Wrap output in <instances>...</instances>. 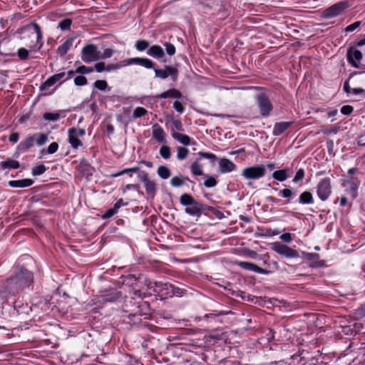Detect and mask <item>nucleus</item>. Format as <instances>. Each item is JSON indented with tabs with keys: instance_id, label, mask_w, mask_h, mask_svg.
Instances as JSON below:
<instances>
[{
	"instance_id": "f257e3e1",
	"label": "nucleus",
	"mask_w": 365,
	"mask_h": 365,
	"mask_svg": "<svg viewBox=\"0 0 365 365\" xmlns=\"http://www.w3.org/2000/svg\"><path fill=\"white\" fill-rule=\"evenodd\" d=\"M34 283V273L21 264L13 267L9 277L2 283L4 293L10 296H16Z\"/></svg>"
},
{
	"instance_id": "f03ea898",
	"label": "nucleus",
	"mask_w": 365,
	"mask_h": 365,
	"mask_svg": "<svg viewBox=\"0 0 365 365\" xmlns=\"http://www.w3.org/2000/svg\"><path fill=\"white\" fill-rule=\"evenodd\" d=\"M17 33L21 35L20 39L31 51H40L43 46V34L41 27L35 21L19 28Z\"/></svg>"
},
{
	"instance_id": "7ed1b4c3",
	"label": "nucleus",
	"mask_w": 365,
	"mask_h": 365,
	"mask_svg": "<svg viewBox=\"0 0 365 365\" xmlns=\"http://www.w3.org/2000/svg\"><path fill=\"white\" fill-rule=\"evenodd\" d=\"M180 203L186 207L185 212L190 216L200 217L205 211L212 212L218 219L224 217L223 213L215 207L202 204L188 193H182L180 197Z\"/></svg>"
},
{
	"instance_id": "20e7f679",
	"label": "nucleus",
	"mask_w": 365,
	"mask_h": 365,
	"mask_svg": "<svg viewBox=\"0 0 365 365\" xmlns=\"http://www.w3.org/2000/svg\"><path fill=\"white\" fill-rule=\"evenodd\" d=\"M134 294L138 298L131 297L126 299L124 304V311L128 313L131 320H133V318H137L136 321L134 322V324H135L138 321L141 320L139 318L140 317L148 314L147 312L150 309V304L148 302L143 301L139 290L135 291Z\"/></svg>"
},
{
	"instance_id": "39448f33",
	"label": "nucleus",
	"mask_w": 365,
	"mask_h": 365,
	"mask_svg": "<svg viewBox=\"0 0 365 365\" xmlns=\"http://www.w3.org/2000/svg\"><path fill=\"white\" fill-rule=\"evenodd\" d=\"M48 141V135L43 133H36L27 135L17 146V152L24 153L33 148L35 144L43 145Z\"/></svg>"
},
{
	"instance_id": "423d86ee",
	"label": "nucleus",
	"mask_w": 365,
	"mask_h": 365,
	"mask_svg": "<svg viewBox=\"0 0 365 365\" xmlns=\"http://www.w3.org/2000/svg\"><path fill=\"white\" fill-rule=\"evenodd\" d=\"M145 287H146L150 292L156 293L165 298H168L170 296L169 291H173L172 284L168 282L164 283L160 281H153L149 278L145 279Z\"/></svg>"
},
{
	"instance_id": "0eeeda50",
	"label": "nucleus",
	"mask_w": 365,
	"mask_h": 365,
	"mask_svg": "<svg viewBox=\"0 0 365 365\" xmlns=\"http://www.w3.org/2000/svg\"><path fill=\"white\" fill-rule=\"evenodd\" d=\"M255 103L262 117H268L273 110L274 106L272 103L264 92L256 95Z\"/></svg>"
},
{
	"instance_id": "6e6552de",
	"label": "nucleus",
	"mask_w": 365,
	"mask_h": 365,
	"mask_svg": "<svg viewBox=\"0 0 365 365\" xmlns=\"http://www.w3.org/2000/svg\"><path fill=\"white\" fill-rule=\"evenodd\" d=\"M198 158L191 164L190 170L191 173L195 176H201L204 175L202 169V165L200 161L202 159H208L212 165H215L217 156L212 153L199 152L197 153Z\"/></svg>"
},
{
	"instance_id": "1a4fd4ad",
	"label": "nucleus",
	"mask_w": 365,
	"mask_h": 365,
	"mask_svg": "<svg viewBox=\"0 0 365 365\" xmlns=\"http://www.w3.org/2000/svg\"><path fill=\"white\" fill-rule=\"evenodd\" d=\"M81 60L89 63L97 61L101 59V52L98 49V46L95 44H86L81 50Z\"/></svg>"
},
{
	"instance_id": "9d476101",
	"label": "nucleus",
	"mask_w": 365,
	"mask_h": 365,
	"mask_svg": "<svg viewBox=\"0 0 365 365\" xmlns=\"http://www.w3.org/2000/svg\"><path fill=\"white\" fill-rule=\"evenodd\" d=\"M241 175L246 180H259L266 175L265 166L260 164L247 167L242 170Z\"/></svg>"
},
{
	"instance_id": "9b49d317",
	"label": "nucleus",
	"mask_w": 365,
	"mask_h": 365,
	"mask_svg": "<svg viewBox=\"0 0 365 365\" xmlns=\"http://www.w3.org/2000/svg\"><path fill=\"white\" fill-rule=\"evenodd\" d=\"M317 194L322 201H326L331 195L332 187L329 177L321 179L317 185Z\"/></svg>"
},
{
	"instance_id": "f8f14e48",
	"label": "nucleus",
	"mask_w": 365,
	"mask_h": 365,
	"mask_svg": "<svg viewBox=\"0 0 365 365\" xmlns=\"http://www.w3.org/2000/svg\"><path fill=\"white\" fill-rule=\"evenodd\" d=\"M272 250L282 257L294 259L299 257L298 251L280 242L272 244Z\"/></svg>"
},
{
	"instance_id": "ddd939ff",
	"label": "nucleus",
	"mask_w": 365,
	"mask_h": 365,
	"mask_svg": "<svg viewBox=\"0 0 365 365\" xmlns=\"http://www.w3.org/2000/svg\"><path fill=\"white\" fill-rule=\"evenodd\" d=\"M85 134L86 130L83 128H70L68 130V141L71 146L74 149L82 146L83 143L78 138L84 136Z\"/></svg>"
},
{
	"instance_id": "4468645a",
	"label": "nucleus",
	"mask_w": 365,
	"mask_h": 365,
	"mask_svg": "<svg viewBox=\"0 0 365 365\" xmlns=\"http://www.w3.org/2000/svg\"><path fill=\"white\" fill-rule=\"evenodd\" d=\"M348 7V1H339L326 9L324 11V16L327 19L336 17L339 15H341Z\"/></svg>"
},
{
	"instance_id": "2eb2a0df",
	"label": "nucleus",
	"mask_w": 365,
	"mask_h": 365,
	"mask_svg": "<svg viewBox=\"0 0 365 365\" xmlns=\"http://www.w3.org/2000/svg\"><path fill=\"white\" fill-rule=\"evenodd\" d=\"M155 76L156 78L165 79L168 76L171 77L173 81H176L178 78V70L175 67L171 66H165L164 68H155Z\"/></svg>"
},
{
	"instance_id": "dca6fc26",
	"label": "nucleus",
	"mask_w": 365,
	"mask_h": 365,
	"mask_svg": "<svg viewBox=\"0 0 365 365\" xmlns=\"http://www.w3.org/2000/svg\"><path fill=\"white\" fill-rule=\"evenodd\" d=\"M362 57V53L355 47L351 46L347 49L346 59L353 67L359 68Z\"/></svg>"
},
{
	"instance_id": "f3484780",
	"label": "nucleus",
	"mask_w": 365,
	"mask_h": 365,
	"mask_svg": "<svg viewBox=\"0 0 365 365\" xmlns=\"http://www.w3.org/2000/svg\"><path fill=\"white\" fill-rule=\"evenodd\" d=\"M121 279L123 283L128 286L137 284L138 282L142 283L145 286V279H147V277L143 274H128L123 275Z\"/></svg>"
},
{
	"instance_id": "a211bd4d",
	"label": "nucleus",
	"mask_w": 365,
	"mask_h": 365,
	"mask_svg": "<svg viewBox=\"0 0 365 365\" xmlns=\"http://www.w3.org/2000/svg\"><path fill=\"white\" fill-rule=\"evenodd\" d=\"M236 264L243 269L252 271L258 274H269L271 273L269 270L261 268L257 264L250 262L237 261Z\"/></svg>"
},
{
	"instance_id": "6ab92c4d",
	"label": "nucleus",
	"mask_w": 365,
	"mask_h": 365,
	"mask_svg": "<svg viewBox=\"0 0 365 365\" xmlns=\"http://www.w3.org/2000/svg\"><path fill=\"white\" fill-rule=\"evenodd\" d=\"M302 255L305 259L312 262L309 265L312 268H319L326 266V262L324 260H317L319 258L318 253L303 252Z\"/></svg>"
},
{
	"instance_id": "aec40b11",
	"label": "nucleus",
	"mask_w": 365,
	"mask_h": 365,
	"mask_svg": "<svg viewBox=\"0 0 365 365\" xmlns=\"http://www.w3.org/2000/svg\"><path fill=\"white\" fill-rule=\"evenodd\" d=\"M132 64H137L146 68H153L155 63L152 60L147 58L135 57L126 60L125 65Z\"/></svg>"
},
{
	"instance_id": "412c9836",
	"label": "nucleus",
	"mask_w": 365,
	"mask_h": 365,
	"mask_svg": "<svg viewBox=\"0 0 365 365\" xmlns=\"http://www.w3.org/2000/svg\"><path fill=\"white\" fill-rule=\"evenodd\" d=\"M152 136L159 143H166L165 133L158 123L152 126Z\"/></svg>"
},
{
	"instance_id": "4be33fe9",
	"label": "nucleus",
	"mask_w": 365,
	"mask_h": 365,
	"mask_svg": "<svg viewBox=\"0 0 365 365\" xmlns=\"http://www.w3.org/2000/svg\"><path fill=\"white\" fill-rule=\"evenodd\" d=\"M219 168L222 173H230L235 170L236 165L227 158H221L219 161Z\"/></svg>"
},
{
	"instance_id": "5701e85b",
	"label": "nucleus",
	"mask_w": 365,
	"mask_h": 365,
	"mask_svg": "<svg viewBox=\"0 0 365 365\" xmlns=\"http://www.w3.org/2000/svg\"><path fill=\"white\" fill-rule=\"evenodd\" d=\"M293 122L291 121H282L277 122L274 124L272 130L274 136H279L285 132L292 125Z\"/></svg>"
},
{
	"instance_id": "b1692460",
	"label": "nucleus",
	"mask_w": 365,
	"mask_h": 365,
	"mask_svg": "<svg viewBox=\"0 0 365 365\" xmlns=\"http://www.w3.org/2000/svg\"><path fill=\"white\" fill-rule=\"evenodd\" d=\"M188 181L192 184V190H194L195 182L190 180L187 176H173L170 180V183L171 186L174 187H180L185 184V182Z\"/></svg>"
},
{
	"instance_id": "393cba45",
	"label": "nucleus",
	"mask_w": 365,
	"mask_h": 365,
	"mask_svg": "<svg viewBox=\"0 0 365 365\" xmlns=\"http://www.w3.org/2000/svg\"><path fill=\"white\" fill-rule=\"evenodd\" d=\"M182 97V93L175 88H170L165 92L155 96L156 98L166 99V98H181Z\"/></svg>"
},
{
	"instance_id": "a878e982",
	"label": "nucleus",
	"mask_w": 365,
	"mask_h": 365,
	"mask_svg": "<svg viewBox=\"0 0 365 365\" xmlns=\"http://www.w3.org/2000/svg\"><path fill=\"white\" fill-rule=\"evenodd\" d=\"M342 185L344 187L349 186L352 196H356L359 185V180L357 179V178L351 177L349 179L345 180L342 183Z\"/></svg>"
},
{
	"instance_id": "bb28decb",
	"label": "nucleus",
	"mask_w": 365,
	"mask_h": 365,
	"mask_svg": "<svg viewBox=\"0 0 365 365\" xmlns=\"http://www.w3.org/2000/svg\"><path fill=\"white\" fill-rule=\"evenodd\" d=\"M34 183V181L30 178H25L21 180H9L8 185L11 187H28L31 186Z\"/></svg>"
},
{
	"instance_id": "cd10ccee",
	"label": "nucleus",
	"mask_w": 365,
	"mask_h": 365,
	"mask_svg": "<svg viewBox=\"0 0 365 365\" xmlns=\"http://www.w3.org/2000/svg\"><path fill=\"white\" fill-rule=\"evenodd\" d=\"M292 170L286 168L284 169L274 171L272 174V177L277 181L284 182L290 176Z\"/></svg>"
},
{
	"instance_id": "c85d7f7f",
	"label": "nucleus",
	"mask_w": 365,
	"mask_h": 365,
	"mask_svg": "<svg viewBox=\"0 0 365 365\" xmlns=\"http://www.w3.org/2000/svg\"><path fill=\"white\" fill-rule=\"evenodd\" d=\"M147 54L156 59H161L165 56L163 48L159 45L151 46L147 51Z\"/></svg>"
},
{
	"instance_id": "c756f323",
	"label": "nucleus",
	"mask_w": 365,
	"mask_h": 365,
	"mask_svg": "<svg viewBox=\"0 0 365 365\" xmlns=\"http://www.w3.org/2000/svg\"><path fill=\"white\" fill-rule=\"evenodd\" d=\"M74 41L73 37H70L66 39V41L58 46L57 49V53L60 55L61 57H63L70 48L72 47Z\"/></svg>"
},
{
	"instance_id": "7c9ffc66",
	"label": "nucleus",
	"mask_w": 365,
	"mask_h": 365,
	"mask_svg": "<svg viewBox=\"0 0 365 365\" xmlns=\"http://www.w3.org/2000/svg\"><path fill=\"white\" fill-rule=\"evenodd\" d=\"M19 167L20 163L18 160L9 158L0 163V168L1 170H15L18 169Z\"/></svg>"
},
{
	"instance_id": "2f4dec72",
	"label": "nucleus",
	"mask_w": 365,
	"mask_h": 365,
	"mask_svg": "<svg viewBox=\"0 0 365 365\" xmlns=\"http://www.w3.org/2000/svg\"><path fill=\"white\" fill-rule=\"evenodd\" d=\"M298 202L302 205L313 204L314 200L312 193L308 190L302 192L299 195Z\"/></svg>"
},
{
	"instance_id": "473e14b6",
	"label": "nucleus",
	"mask_w": 365,
	"mask_h": 365,
	"mask_svg": "<svg viewBox=\"0 0 365 365\" xmlns=\"http://www.w3.org/2000/svg\"><path fill=\"white\" fill-rule=\"evenodd\" d=\"M172 137L184 145H188L190 144L191 139L187 135L173 131L172 132Z\"/></svg>"
},
{
	"instance_id": "72a5a7b5",
	"label": "nucleus",
	"mask_w": 365,
	"mask_h": 365,
	"mask_svg": "<svg viewBox=\"0 0 365 365\" xmlns=\"http://www.w3.org/2000/svg\"><path fill=\"white\" fill-rule=\"evenodd\" d=\"M278 195L281 197L287 199V202H289V200L296 196V191L291 187L284 188L279 191Z\"/></svg>"
},
{
	"instance_id": "f704fd0d",
	"label": "nucleus",
	"mask_w": 365,
	"mask_h": 365,
	"mask_svg": "<svg viewBox=\"0 0 365 365\" xmlns=\"http://www.w3.org/2000/svg\"><path fill=\"white\" fill-rule=\"evenodd\" d=\"M158 176L163 179H168L171 175L170 170L165 165H160L157 170Z\"/></svg>"
},
{
	"instance_id": "c9c22d12",
	"label": "nucleus",
	"mask_w": 365,
	"mask_h": 365,
	"mask_svg": "<svg viewBox=\"0 0 365 365\" xmlns=\"http://www.w3.org/2000/svg\"><path fill=\"white\" fill-rule=\"evenodd\" d=\"M144 186L148 194H155L156 192V183L154 180L148 179L144 183Z\"/></svg>"
},
{
	"instance_id": "e433bc0d",
	"label": "nucleus",
	"mask_w": 365,
	"mask_h": 365,
	"mask_svg": "<svg viewBox=\"0 0 365 365\" xmlns=\"http://www.w3.org/2000/svg\"><path fill=\"white\" fill-rule=\"evenodd\" d=\"M149 42L147 40L140 39L138 40L135 43V48L138 51H144L147 48H149Z\"/></svg>"
},
{
	"instance_id": "4c0bfd02",
	"label": "nucleus",
	"mask_w": 365,
	"mask_h": 365,
	"mask_svg": "<svg viewBox=\"0 0 365 365\" xmlns=\"http://www.w3.org/2000/svg\"><path fill=\"white\" fill-rule=\"evenodd\" d=\"M71 24L72 20L71 19H63L58 22V27L63 31H68L71 29Z\"/></svg>"
},
{
	"instance_id": "58836bf2",
	"label": "nucleus",
	"mask_w": 365,
	"mask_h": 365,
	"mask_svg": "<svg viewBox=\"0 0 365 365\" xmlns=\"http://www.w3.org/2000/svg\"><path fill=\"white\" fill-rule=\"evenodd\" d=\"M159 153L163 158L168 160L171 156V149L168 145H163L160 147Z\"/></svg>"
},
{
	"instance_id": "ea45409f",
	"label": "nucleus",
	"mask_w": 365,
	"mask_h": 365,
	"mask_svg": "<svg viewBox=\"0 0 365 365\" xmlns=\"http://www.w3.org/2000/svg\"><path fill=\"white\" fill-rule=\"evenodd\" d=\"M93 87L99 91H105L106 88L108 91L110 90V87H108V83L105 80H97L93 83Z\"/></svg>"
},
{
	"instance_id": "a19ab883",
	"label": "nucleus",
	"mask_w": 365,
	"mask_h": 365,
	"mask_svg": "<svg viewBox=\"0 0 365 365\" xmlns=\"http://www.w3.org/2000/svg\"><path fill=\"white\" fill-rule=\"evenodd\" d=\"M29 51H31L29 48L26 49L24 47L19 48L17 51V56L21 61H26L29 58Z\"/></svg>"
},
{
	"instance_id": "79ce46f5",
	"label": "nucleus",
	"mask_w": 365,
	"mask_h": 365,
	"mask_svg": "<svg viewBox=\"0 0 365 365\" xmlns=\"http://www.w3.org/2000/svg\"><path fill=\"white\" fill-rule=\"evenodd\" d=\"M121 296V292L117 290H113L109 294H106L104 298V301L106 302H115Z\"/></svg>"
},
{
	"instance_id": "37998d69",
	"label": "nucleus",
	"mask_w": 365,
	"mask_h": 365,
	"mask_svg": "<svg viewBox=\"0 0 365 365\" xmlns=\"http://www.w3.org/2000/svg\"><path fill=\"white\" fill-rule=\"evenodd\" d=\"M43 118L46 120L54 122L58 120L61 118V115L59 113L46 112L43 115Z\"/></svg>"
},
{
	"instance_id": "c03bdc74",
	"label": "nucleus",
	"mask_w": 365,
	"mask_h": 365,
	"mask_svg": "<svg viewBox=\"0 0 365 365\" xmlns=\"http://www.w3.org/2000/svg\"><path fill=\"white\" fill-rule=\"evenodd\" d=\"M177 150V158L180 160L185 159L189 154V150L185 147L179 146L178 147Z\"/></svg>"
},
{
	"instance_id": "a18cd8bd",
	"label": "nucleus",
	"mask_w": 365,
	"mask_h": 365,
	"mask_svg": "<svg viewBox=\"0 0 365 365\" xmlns=\"http://www.w3.org/2000/svg\"><path fill=\"white\" fill-rule=\"evenodd\" d=\"M46 170H47V168L44 165L41 164V165L34 166L31 170V173L34 176L41 175L43 174L46 171Z\"/></svg>"
},
{
	"instance_id": "49530a36",
	"label": "nucleus",
	"mask_w": 365,
	"mask_h": 365,
	"mask_svg": "<svg viewBox=\"0 0 365 365\" xmlns=\"http://www.w3.org/2000/svg\"><path fill=\"white\" fill-rule=\"evenodd\" d=\"M305 176V171L303 168H299L297 170L296 174L292 179L293 183H298L301 182Z\"/></svg>"
},
{
	"instance_id": "de8ad7c7",
	"label": "nucleus",
	"mask_w": 365,
	"mask_h": 365,
	"mask_svg": "<svg viewBox=\"0 0 365 365\" xmlns=\"http://www.w3.org/2000/svg\"><path fill=\"white\" fill-rule=\"evenodd\" d=\"M354 316L356 319L365 318V303L355 309Z\"/></svg>"
},
{
	"instance_id": "09e8293b",
	"label": "nucleus",
	"mask_w": 365,
	"mask_h": 365,
	"mask_svg": "<svg viewBox=\"0 0 365 365\" xmlns=\"http://www.w3.org/2000/svg\"><path fill=\"white\" fill-rule=\"evenodd\" d=\"M58 144L56 142H53L48 145L46 150H43L41 151V153L43 155L53 154L58 150Z\"/></svg>"
},
{
	"instance_id": "8fccbe9b",
	"label": "nucleus",
	"mask_w": 365,
	"mask_h": 365,
	"mask_svg": "<svg viewBox=\"0 0 365 365\" xmlns=\"http://www.w3.org/2000/svg\"><path fill=\"white\" fill-rule=\"evenodd\" d=\"M19 303V302H16L14 303V308L19 313H25L28 314L29 311H31V307H29L28 304H26L25 306H20Z\"/></svg>"
},
{
	"instance_id": "3c124183",
	"label": "nucleus",
	"mask_w": 365,
	"mask_h": 365,
	"mask_svg": "<svg viewBox=\"0 0 365 365\" xmlns=\"http://www.w3.org/2000/svg\"><path fill=\"white\" fill-rule=\"evenodd\" d=\"M217 184V180L210 175H206L204 181V185L206 187H213Z\"/></svg>"
},
{
	"instance_id": "603ef678",
	"label": "nucleus",
	"mask_w": 365,
	"mask_h": 365,
	"mask_svg": "<svg viewBox=\"0 0 365 365\" xmlns=\"http://www.w3.org/2000/svg\"><path fill=\"white\" fill-rule=\"evenodd\" d=\"M148 113V110L143 107H137L135 108L133 116L135 118H141Z\"/></svg>"
},
{
	"instance_id": "864d4df0",
	"label": "nucleus",
	"mask_w": 365,
	"mask_h": 365,
	"mask_svg": "<svg viewBox=\"0 0 365 365\" xmlns=\"http://www.w3.org/2000/svg\"><path fill=\"white\" fill-rule=\"evenodd\" d=\"M56 83L54 79L52 76H50L47 80H46L39 87L41 91H46L48 88L53 86Z\"/></svg>"
},
{
	"instance_id": "5fc2aeb1",
	"label": "nucleus",
	"mask_w": 365,
	"mask_h": 365,
	"mask_svg": "<svg viewBox=\"0 0 365 365\" xmlns=\"http://www.w3.org/2000/svg\"><path fill=\"white\" fill-rule=\"evenodd\" d=\"M356 73H358V72L356 71H354L352 73H351L349 76V78L347 80H346L344 83V86H343V90L344 91L349 94L350 92H351V87L349 86V80L354 76L356 75Z\"/></svg>"
},
{
	"instance_id": "6e6d98bb",
	"label": "nucleus",
	"mask_w": 365,
	"mask_h": 365,
	"mask_svg": "<svg viewBox=\"0 0 365 365\" xmlns=\"http://www.w3.org/2000/svg\"><path fill=\"white\" fill-rule=\"evenodd\" d=\"M93 71V68L92 67H88V66H86L83 65L78 66L76 69V72L77 73H80V74H87V73H92Z\"/></svg>"
},
{
	"instance_id": "4d7b16f0",
	"label": "nucleus",
	"mask_w": 365,
	"mask_h": 365,
	"mask_svg": "<svg viewBox=\"0 0 365 365\" xmlns=\"http://www.w3.org/2000/svg\"><path fill=\"white\" fill-rule=\"evenodd\" d=\"M164 46L165 48V51L168 55L173 56L175 53L176 48L173 43L170 42H166L165 43Z\"/></svg>"
},
{
	"instance_id": "13d9d810",
	"label": "nucleus",
	"mask_w": 365,
	"mask_h": 365,
	"mask_svg": "<svg viewBox=\"0 0 365 365\" xmlns=\"http://www.w3.org/2000/svg\"><path fill=\"white\" fill-rule=\"evenodd\" d=\"M172 132L174 131V128L179 130V131H183V125L180 120L178 119H172Z\"/></svg>"
},
{
	"instance_id": "bf43d9fd",
	"label": "nucleus",
	"mask_w": 365,
	"mask_h": 365,
	"mask_svg": "<svg viewBox=\"0 0 365 365\" xmlns=\"http://www.w3.org/2000/svg\"><path fill=\"white\" fill-rule=\"evenodd\" d=\"M87 83H88L87 78L85 76H83V75L78 76L74 78V83L76 86H85L87 84Z\"/></svg>"
},
{
	"instance_id": "052dcab7",
	"label": "nucleus",
	"mask_w": 365,
	"mask_h": 365,
	"mask_svg": "<svg viewBox=\"0 0 365 365\" xmlns=\"http://www.w3.org/2000/svg\"><path fill=\"white\" fill-rule=\"evenodd\" d=\"M361 21H355L354 23L345 27L344 32L345 33L352 32V31H355L356 29H358L361 26Z\"/></svg>"
},
{
	"instance_id": "680f3d73",
	"label": "nucleus",
	"mask_w": 365,
	"mask_h": 365,
	"mask_svg": "<svg viewBox=\"0 0 365 365\" xmlns=\"http://www.w3.org/2000/svg\"><path fill=\"white\" fill-rule=\"evenodd\" d=\"M118 211L115 209L114 207L108 209L104 214L101 215V218L103 220H107L113 217L115 214H116Z\"/></svg>"
},
{
	"instance_id": "e2e57ef3",
	"label": "nucleus",
	"mask_w": 365,
	"mask_h": 365,
	"mask_svg": "<svg viewBox=\"0 0 365 365\" xmlns=\"http://www.w3.org/2000/svg\"><path fill=\"white\" fill-rule=\"evenodd\" d=\"M340 111L344 115H349L354 111V107L349 105L343 106Z\"/></svg>"
},
{
	"instance_id": "0e129e2a",
	"label": "nucleus",
	"mask_w": 365,
	"mask_h": 365,
	"mask_svg": "<svg viewBox=\"0 0 365 365\" xmlns=\"http://www.w3.org/2000/svg\"><path fill=\"white\" fill-rule=\"evenodd\" d=\"M173 291H169V292H170V296H169V297L173 296L180 297L183 293L184 290L182 289L175 287L174 284H173Z\"/></svg>"
},
{
	"instance_id": "69168bd1",
	"label": "nucleus",
	"mask_w": 365,
	"mask_h": 365,
	"mask_svg": "<svg viewBox=\"0 0 365 365\" xmlns=\"http://www.w3.org/2000/svg\"><path fill=\"white\" fill-rule=\"evenodd\" d=\"M279 239L287 243H290L293 240L292 235L289 232H285V233L282 234L279 236Z\"/></svg>"
},
{
	"instance_id": "338daca9",
	"label": "nucleus",
	"mask_w": 365,
	"mask_h": 365,
	"mask_svg": "<svg viewBox=\"0 0 365 365\" xmlns=\"http://www.w3.org/2000/svg\"><path fill=\"white\" fill-rule=\"evenodd\" d=\"M173 108H175V110L176 111H178V113H184L185 111V107L183 106V105L178 101H175L174 103H173Z\"/></svg>"
},
{
	"instance_id": "774afa93",
	"label": "nucleus",
	"mask_w": 365,
	"mask_h": 365,
	"mask_svg": "<svg viewBox=\"0 0 365 365\" xmlns=\"http://www.w3.org/2000/svg\"><path fill=\"white\" fill-rule=\"evenodd\" d=\"M114 51L111 48H106L103 53L101 55V58L106 59L111 57L113 55Z\"/></svg>"
}]
</instances>
